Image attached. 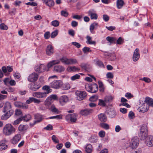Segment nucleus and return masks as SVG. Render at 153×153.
Segmentation results:
<instances>
[{"label": "nucleus", "mask_w": 153, "mask_h": 153, "mask_svg": "<svg viewBox=\"0 0 153 153\" xmlns=\"http://www.w3.org/2000/svg\"><path fill=\"white\" fill-rule=\"evenodd\" d=\"M16 131L15 127L10 123L5 125L3 128V134L6 136H9L14 133Z\"/></svg>", "instance_id": "obj_1"}, {"label": "nucleus", "mask_w": 153, "mask_h": 153, "mask_svg": "<svg viewBox=\"0 0 153 153\" xmlns=\"http://www.w3.org/2000/svg\"><path fill=\"white\" fill-rule=\"evenodd\" d=\"M85 88L87 91L93 93H96L98 90V85L96 83H94L91 85L86 84Z\"/></svg>", "instance_id": "obj_2"}, {"label": "nucleus", "mask_w": 153, "mask_h": 153, "mask_svg": "<svg viewBox=\"0 0 153 153\" xmlns=\"http://www.w3.org/2000/svg\"><path fill=\"white\" fill-rule=\"evenodd\" d=\"M76 99L79 101L82 100L85 98L87 94L85 91H77L75 92Z\"/></svg>", "instance_id": "obj_3"}, {"label": "nucleus", "mask_w": 153, "mask_h": 153, "mask_svg": "<svg viewBox=\"0 0 153 153\" xmlns=\"http://www.w3.org/2000/svg\"><path fill=\"white\" fill-rule=\"evenodd\" d=\"M62 85V82L60 80H54L50 84V86L52 88L58 89L60 88Z\"/></svg>", "instance_id": "obj_4"}, {"label": "nucleus", "mask_w": 153, "mask_h": 153, "mask_svg": "<svg viewBox=\"0 0 153 153\" xmlns=\"http://www.w3.org/2000/svg\"><path fill=\"white\" fill-rule=\"evenodd\" d=\"M77 115L75 114H68L66 116L65 119L68 121H70L72 123H75L77 120Z\"/></svg>", "instance_id": "obj_5"}, {"label": "nucleus", "mask_w": 153, "mask_h": 153, "mask_svg": "<svg viewBox=\"0 0 153 153\" xmlns=\"http://www.w3.org/2000/svg\"><path fill=\"white\" fill-rule=\"evenodd\" d=\"M139 140L137 137L133 138L131 140L130 146L132 149L136 148L138 146Z\"/></svg>", "instance_id": "obj_6"}, {"label": "nucleus", "mask_w": 153, "mask_h": 153, "mask_svg": "<svg viewBox=\"0 0 153 153\" xmlns=\"http://www.w3.org/2000/svg\"><path fill=\"white\" fill-rule=\"evenodd\" d=\"M32 96L39 99H43L45 98L47 96L44 92H33L32 94Z\"/></svg>", "instance_id": "obj_7"}, {"label": "nucleus", "mask_w": 153, "mask_h": 153, "mask_svg": "<svg viewBox=\"0 0 153 153\" xmlns=\"http://www.w3.org/2000/svg\"><path fill=\"white\" fill-rule=\"evenodd\" d=\"M42 86L41 83L38 82L31 84L30 86V88L32 91H35L39 89Z\"/></svg>", "instance_id": "obj_8"}, {"label": "nucleus", "mask_w": 153, "mask_h": 153, "mask_svg": "<svg viewBox=\"0 0 153 153\" xmlns=\"http://www.w3.org/2000/svg\"><path fill=\"white\" fill-rule=\"evenodd\" d=\"M145 143L146 146L151 147L153 146V136L149 135L146 139Z\"/></svg>", "instance_id": "obj_9"}, {"label": "nucleus", "mask_w": 153, "mask_h": 153, "mask_svg": "<svg viewBox=\"0 0 153 153\" xmlns=\"http://www.w3.org/2000/svg\"><path fill=\"white\" fill-rule=\"evenodd\" d=\"M35 70L38 72H43L46 70V67L43 64L38 65L35 67Z\"/></svg>", "instance_id": "obj_10"}, {"label": "nucleus", "mask_w": 153, "mask_h": 153, "mask_svg": "<svg viewBox=\"0 0 153 153\" xmlns=\"http://www.w3.org/2000/svg\"><path fill=\"white\" fill-rule=\"evenodd\" d=\"M140 54L139 50L138 48H136L134 51L132 59L134 62L137 61L140 58Z\"/></svg>", "instance_id": "obj_11"}, {"label": "nucleus", "mask_w": 153, "mask_h": 153, "mask_svg": "<svg viewBox=\"0 0 153 153\" xmlns=\"http://www.w3.org/2000/svg\"><path fill=\"white\" fill-rule=\"evenodd\" d=\"M38 77V75L36 73L34 72L29 75L28 77V80L30 82H33L37 80Z\"/></svg>", "instance_id": "obj_12"}, {"label": "nucleus", "mask_w": 153, "mask_h": 153, "mask_svg": "<svg viewBox=\"0 0 153 153\" xmlns=\"http://www.w3.org/2000/svg\"><path fill=\"white\" fill-rule=\"evenodd\" d=\"M5 114L2 115L1 119L3 120H6L9 118L13 114V110L7 111Z\"/></svg>", "instance_id": "obj_13"}, {"label": "nucleus", "mask_w": 153, "mask_h": 153, "mask_svg": "<svg viewBox=\"0 0 153 153\" xmlns=\"http://www.w3.org/2000/svg\"><path fill=\"white\" fill-rule=\"evenodd\" d=\"M93 111V109L88 108L82 110L80 111V113L82 115L86 116L92 113Z\"/></svg>", "instance_id": "obj_14"}, {"label": "nucleus", "mask_w": 153, "mask_h": 153, "mask_svg": "<svg viewBox=\"0 0 153 153\" xmlns=\"http://www.w3.org/2000/svg\"><path fill=\"white\" fill-rule=\"evenodd\" d=\"M65 70V68L60 65H56L53 68V71L58 73L63 72Z\"/></svg>", "instance_id": "obj_15"}, {"label": "nucleus", "mask_w": 153, "mask_h": 153, "mask_svg": "<svg viewBox=\"0 0 153 153\" xmlns=\"http://www.w3.org/2000/svg\"><path fill=\"white\" fill-rule=\"evenodd\" d=\"M12 106L11 103L8 102H6L4 105L3 108V112H6L7 111L9 110H13L11 109Z\"/></svg>", "instance_id": "obj_16"}, {"label": "nucleus", "mask_w": 153, "mask_h": 153, "mask_svg": "<svg viewBox=\"0 0 153 153\" xmlns=\"http://www.w3.org/2000/svg\"><path fill=\"white\" fill-rule=\"evenodd\" d=\"M21 135L19 134H17L14 136L11 140V142L13 144L17 143L20 140Z\"/></svg>", "instance_id": "obj_17"}, {"label": "nucleus", "mask_w": 153, "mask_h": 153, "mask_svg": "<svg viewBox=\"0 0 153 153\" xmlns=\"http://www.w3.org/2000/svg\"><path fill=\"white\" fill-rule=\"evenodd\" d=\"M69 101L68 98L65 95L61 96L59 99L60 103L62 105H64Z\"/></svg>", "instance_id": "obj_18"}, {"label": "nucleus", "mask_w": 153, "mask_h": 153, "mask_svg": "<svg viewBox=\"0 0 153 153\" xmlns=\"http://www.w3.org/2000/svg\"><path fill=\"white\" fill-rule=\"evenodd\" d=\"M46 54L50 56L53 54L54 53L53 48L51 45H48L47 46L46 50Z\"/></svg>", "instance_id": "obj_19"}, {"label": "nucleus", "mask_w": 153, "mask_h": 153, "mask_svg": "<svg viewBox=\"0 0 153 153\" xmlns=\"http://www.w3.org/2000/svg\"><path fill=\"white\" fill-rule=\"evenodd\" d=\"M66 70L67 71L69 72H75L79 71L80 69L79 68L76 67L75 66H71L68 67Z\"/></svg>", "instance_id": "obj_20"}, {"label": "nucleus", "mask_w": 153, "mask_h": 153, "mask_svg": "<svg viewBox=\"0 0 153 153\" xmlns=\"http://www.w3.org/2000/svg\"><path fill=\"white\" fill-rule=\"evenodd\" d=\"M43 3L49 7H52L54 5V2L53 0H42Z\"/></svg>", "instance_id": "obj_21"}, {"label": "nucleus", "mask_w": 153, "mask_h": 153, "mask_svg": "<svg viewBox=\"0 0 153 153\" xmlns=\"http://www.w3.org/2000/svg\"><path fill=\"white\" fill-rule=\"evenodd\" d=\"M35 119L36 120L34 122V123L33 125L36 124V123H39L41 122L42 120V116L40 114H36L35 116Z\"/></svg>", "instance_id": "obj_22"}, {"label": "nucleus", "mask_w": 153, "mask_h": 153, "mask_svg": "<svg viewBox=\"0 0 153 153\" xmlns=\"http://www.w3.org/2000/svg\"><path fill=\"white\" fill-rule=\"evenodd\" d=\"M93 10H90L88 12V14L90 16L91 18L92 19H97V14L94 12Z\"/></svg>", "instance_id": "obj_23"}, {"label": "nucleus", "mask_w": 153, "mask_h": 153, "mask_svg": "<svg viewBox=\"0 0 153 153\" xmlns=\"http://www.w3.org/2000/svg\"><path fill=\"white\" fill-rule=\"evenodd\" d=\"M60 63V61L58 60H53L47 64V67L48 68L52 67L53 65L58 64Z\"/></svg>", "instance_id": "obj_24"}, {"label": "nucleus", "mask_w": 153, "mask_h": 153, "mask_svg": "<svg viewBox=\"0 0 153 153\" xmlns=\"http://www.w3.org/2000/svg\"><path fill=\"white\" fill-rule=\"evenodd\" d=\"M145 102L148 104V106L153 107V99L149 97H146L144 100Z\"/></svg>", "instance_id": "obj_25"}, {"label": "nucleus", "mask_w": 153, "mask_h": 153, "mask_svg": "<svg viewBox=\"0 0 153 153\" xmlns=\"http://www.w3.org/2000/svg\"><path fill=\"white\" fill-rule=\"evenodd\" d=\"M50 86L48 85H45L42 88V89L43 91H44V93H45V94H47L51 92L52 91V90L50 88Z\"/></svg>", "instance_id": "obj_26"}, {"label": "nucleus", "mask_w": 153, "mask_h": 153, "mask_svg": "<svg viewBox=\"0 0 153 153\" xmlns=\"http://www.w3.org/2000/svg\"><path fill=\"white\" fill-rule=\"evenodd\" d=\"M52 102L50 99L47 97L46 100L44 101V105H45L46 108H49Z\"/></svg>", "instance_id": "obj_27"}, {"label": "nucleus", "mask_w": 153, "mask_h": 153, "mask_svg": "<svg viewBox=\"0 0 153 153\" xmlns=\"http://www.w3.org/2000/svg\"><path fill=\"white\" fill-rule=\"evenodd\" d=\"M99 120L101 122H105L107 120L106 116L104 114H100L98 115Z\"/></svg>", "instance_id": "obj_28"}, {"label": "nucleus", "mask_w": 153, "mask_h": 153, "mask_svg": "<svg viewBox=\"0 0 153 153\" xmlns=\"http://www.w3.org/2000/svg\"><path fill=\"white\" fill-rule=\"evenodd\" d=\"M108 114H109V117L112 118L115 117L116 115V112L114 109H110L108 112Z\"/></svg>", "instance_id": "obj_29"}, {"label": "nucleus", "mask_w": 153, "mask_h": 153, "mask_svg": "<svg viewBox=\"0 0 153 153\" xmlns=\"http://www.w3.org/2000/svg\"><path fill=\"white\" fill-rule=\"evenodd\" d=\"M52 112L57 114L60 113V111H59L55 106L54 105H52L51 107L48 108Z\"/></svg>", "instance_id": "obj_30"}, {"label": "nucleus", "mask_w": 153, "mask_h": 153, "mask_svg": "<svg viewBox=\"0 0 153 153\" xmlns=\"http://www.w3.org/2000/svg\"><path fill=\"white\" fill-rule=\"evenodd\" d=\"M124 4V2L123 0H117V7L120 9L122 8Z\"/></svg>", "instance_id": "obj_31"}, {"label": "nucleus", "mask_w": 153, "mask_h": 153, "mask_svg": "<svg viewBox=\"0 0 153 153\" xmlns=\"http://www.w3.org/2000/svg\"><path fill=\"white\" fill-rule=\"evenodd\" d=\"M28 128V126L27 125H20L18 127L19 130L20 131H22L27 130Z\"/></svg>", "instance_id": "obj_32"}, {"label": "nucleus", "mask_w": 153, "mask_h": 153, "mask_svg": "<svg viewBox=\"0 0 153 153\" xmlns=\"http://www.w3.org/2000/svg\"><path fill=\"white\" fill-rule=\"evenodd\" d=\"M106 39L110 43H115L116 39L115 37L108 36L106 38Z\"/></svg>", "instance_id": "obj_33"}, {"label": "nucleus", "mask_w": 153, "mask_h": 153, "mask_svg": "<svg viewBox=\"0 0 153 153\" xmlns=\"http://www.w3.org/2000/svg\"><path fill=\"white\" fill-rule=\"evenodd\" d=\"M87 41L86 43L89 44L95 45L96 42L95 41H92L91 40V37L88 36H86Z\"/></svg>", "instance_id": "obj_34"}, {"label": "nucleus", "mask_w": 153, "mask_h": 153, "mask_svg": "<svg viewBox=\"0 0 153 153\" xmlns=\"http://www.w3.org/2000/svg\"><path fill=\"white\" fill-rule=\"evenodd\" d=\"M7 148V145L3 143V141L0 142V150H5Z\"/></svg>", "instance_id": "obj_35"}, {"label": "nucleus", "mask_w": 153, "mask_h": 153, "mask_svg": "<svg viewBox=\"0 0 153 153\" xmlns=\"http://www.w3.org/2000/svg\"><path fill=\"white\" fill-rule=\"evenodd\" d=\"M85 151L87 153H91L92 152V146L90 144H88L85 147Z\"/></svg>", "instance_id": "obj_36"}, {"label": "nucleus", "mask_w": 153, "mask_h": 153, "mask_svg": "<svg viewBox=\"0 0 153 153\" xmlns=\"http://www.w3.org/2000/svg\"><path fill=\"white\" fill-rule=\"evenodd\" d=\"M98 23H94L91 24L90 26V30L91 33H93V30L97 26Z\"/></svg>", "instance_id": "obj_37"}, {"label": "nucleus", "mask_w": 153, "mask_h": 153, "mask_svg": "<svg viewBox=\"0 0 153 153\" xmlns=\"http://www.w3.org/2000/svg\"><path fill=\"white\" fill-rule=\"evenodd\" d=\"M106 103H107L105 100L104 99V100L99 99L98 105L100 106H105L106 105Z\"/></svg>", "instance_id": "obj_38"}, {"label": "nucleus", "mask_w": 153, "mask_h": 153, "mask_svg": "<svg viewBox=\"0 0 153 153\" xmlns=\"http://www.w3.org/2000/svg\"><path fill=\"white\" fill-rule=\"evenodd\" d=\"M62 88L64 90H67L70 88V85L68 83H66L64 84H63L62 85Z\"/></svg>", "instance_id": "obj_39"}, {"label": "nucleus", "mask_w": 153, "mask_h": 153, "mask_svg": "<svg viewBox=\"0 0 153 153\" xmlns=\"http://www.w3.org/2000/svg\"><path fill=\"white\" fill-rule=\"evenodd\" d=\"M62 62L66 65H69V59L66 57H63L60 59Z\"/></svg>", "instance_id": "obj_40"}, {"label": "nucleus", "mask_w": 153, "mask_h": 153, "mask_svg": "<svg viewBox=\"0 0 153 153\" xmlns=\"http://www.w3.org/2000/svg\"><path fill=\"white\" fill-rule=\"evenodd\" d=\"M147 132H140L139 133V136L142 138V139L144 140L146 139L147 136Z\"/></svg>", "instance_id": "obj_41"}, {"label": "nucleus", "mask_w": 153, "mask_h": 153, "mask_svg": "<svg viewBox=\"0 0 153 153\" xmlns=\"http://www.w3.org/2000/svg\"><path fill=\"white\" fill-rule=\"evenodd\" d=\"M22 118V120L25 121H27L30 120L31 119V116L30 114H27L23 117H21Z\"/></svg>", "instance_id": "obj_42"}, {"label": "nucleus", "mask_w": 153, "mask_h": 153, "mask_svg": "<svg viewBox=\"0 0 153 153\" xmlns=\"http://www.w3.org/2000/svg\"><path fill=\"white\" fill-rule=\"evenodd\" d=\"M147 132V126L145 124H143L142 125L140 128V132Z\"/></svg>", "instance_id": "obj_43"}, {"label": "nucleus", "mask_w": 153, "mask_h": 153, "mask_svg": "<svg viewBox=\"0 0 153 153\" xmlns=\"http://www.w3.org/2000/svg\"><path fill=\"white\" fill-rule=\"evenodd\" d=\"M144 105V107L141 108V109L139 110V111L141 112L144 113L148 111L149 109V106H145V104H143Z\"/></svg>", "instance_id": "obj_44"}, {"label": "nucleus", "mask_w": 153, "mask_h": 153, "mask_svg": "<svg viewBox=\"0 0 153 153\" xmlns=\"http://www.w3.org/2000/svg\"><path fill=\"white\" fill-rule=\"evenodd\" d=\"M80 76L78 74H76L72 76L71 77V79L72 81H74L79 79Z\"/></svg>", "instance_id": "obj_45"}, {"label": "nucleus", "mask_w": 153, "mask_h": 153, "mask_svg": "<svg viewBox=\"0 0 153 153\" xmlns=\"http://www.w3.org/2000/svg\"><path fill=\"white\" fill-rule=\"evenodd\" d=\"M78 63L77 60L75 59H69V65L75 64Z\"/></svg>", "instance_id": "obj_46"}, {"label": "nucleus", "mask_w": 153, "mask_h": 153, "mask_svg": "<svg viewBox=\"0 0 153 153\" xmlns=\"http://www.w3.org/2000/svg\"><path fill=\"white\" fill-rule=\"evenodd\" d=\"M98 99V96L97 95H94L91 97L89 98L90 101L94 102L96 101Z\"/></svg>", "instance_id": "obj_47"}, {"label": "nucleus", "mask_w": 153, "mask_h": 153, "mask_svg": "<svg viewBox=\"0 0 153 153\" xmlns=\"http://www.w3.org/2000/svg\"><path fill=\"white\" fill-rule=\"evenodd\" d=\"M113 98V97L111 96H106L104 98L105 100V101H106V102L107 103L112 101Z\"/></svg>", "instance_id": "obj_48"}, {"label": "nucleus", "mask_w": 153, "mask_h": 153, "mask_svg": "<svg viewBox=\"0 0 153 153\" xmlns=\"http://www.w3.org/2000/svg\"><path fill=\"white\" fill-rule=\"evenodd\" d=\"M100 126L105 129H108L109 128V125L105 123H101L100 124Z\"/></svg>", "instance_id": "obj_49"}, {"label": "nucleus", "mask_w": 153, "mask_h": 153, "mask_svg": "<svg viewBox=\"0 0 153 153\" xmlns=\"http://www.w3.org/2000/svg\"><path fill=\"white\" fill-rule=\"evenodd\" d=\"M123 42V39L121 37H120L117 40L116 43L117 45H122Z\"/></svg>", "instance_id": "obj_50"}, {"label": "nucleus", "mask_w": 153, "mask_h": 153, "mask_svg": "<svg viewBox=\"0 0 153 153\" xmlns=\"http://www.w3.org/2000/svg\"><path fill=\"white\" fill-rule=\"evenodd\" d=\"M58 30H56L52 32L51 35V38H54L58 34Z\"/></svg>", "instance_id": "obj_51"}, {"label": "nucleus", "mask_w": 153, "mask_h": 153, "mask_svg": "<svg viewBox=\"0 0 153 153\" xmlns=\"http://www.w3.org/2000/svg\"><path fill=\"white\" fill-rule=\"evenodd\" d=\"M49 118V119H62V115L61 114L57 115L56 116H53L50 117Z\"/></svg>", "instance_id": "obj_52"}, {"label": "nucleus", "mask_w": 153, "mask_h": 153, "mask_svg": "<svg viewBox=\"0 0 153 153\" xmlns=\"http://www.w3.org/2000/svg\"><path fill=\"white\" fill-rule=\"evenodd\" d=\"M51 25L55 27H57L59 25V23L58 20H55L52 22Z\"/></svg>", "instance_id": "obj_53"}, {"label": "nucleus", "mask_w": 153, "mask_h": 153, "mask_svg": "<svg viewBox=\"0 0 153 153\" xmlns=\"http://www.w3.org/2000/svg\"><path fill=\"white\" fill-rule=\"evenodd\" d=\"M0 28L2 30H7L8 27L7 26L2 23L0 24Z\"/></svg>", "instance_id": "obj_54"}, {"label": "nucleus", "mask_w": 153, "mask_h": 153, "mask_svg": "<svg viewBox=\"0 0 153 153\" xmlns=\"http://www.w3.org/2000/svg\"><path fill=\"white\" fill-rule=\"evenodd\" d=\"M22 120V118L20 117L19 118L17 119L14 122L13 125L15 126L16 125L19 124Z\"/></svg>", "instance_id": "obj_55"}, {"label": "nucleus", "mask_w": 153, "mask_h": 153, "mask_svg": "<svg viewBox=\"0 0 153 153\" xmlns=\"http://www.w3.org/2000/svg\"><path fill=\"white\" fill-rule=\"evenodd\" d=\"M128 117L130 119H133L135 117L134 113L132 111H130L128 114Z\"/></svg>", "instance_id": "obj_56"}, {"label": "nucleus", "mask_w": 153, "mask_h": 153, "mask_svg": "<svg viewBox=\"0 0 153 153\" xmlns=\"http://www.w3.org/2000/svg\"><path fill=\"white\" fill-rule=\"evenodd\" d=\"M140 80H143L147 83H149L151 82V80L149 78L144 77L143 78L140 79Z\"/></svg>", "instance_id": "obj_57"}, {"label": "nucleus", "mask_w": 153, "mask_h": 153, "mask_svg": "<svg viewBox=\"0 0 153 153\" xmlns=\"http://www.w3.org/2000/svg\"><path fill=\"white\" fill-rule=\"evenodd\" d=\"M82 50L84 53H86L87 52H91V51L90 48L86 47H84L82 49Z\"/></svg>", "instance_id": "obj_58"}, {"label": "nucleus", "mask_w": 153, "mask_h": 153, "mask_svg": "<svg viewBox=\"0 0 153 153\" xmlns=\"http://www.w3.org/2000/svg\"><path fill=\"white\" fill-rule=\"evenodd\" d=\"M52 139L53 141L56 143H59V140L57 138L56 136L54 135H53L52 137Z\"/></svg>", "instance_id": "obj_59"}, {"label": "nucleus", "mask_w": 153, "mask_h": 153, "mask_svg": "<svg viewBox=\"0 0 153 153\" xmlns=\"http://www.w3.org/2000/svg\"><path fill=\"white\" fill-rule=\"evenodd\" d=\"M48 98H49L53 102V100H56L57 98V96L56 95L52 94L49 97H48Z\"/></svg>", "instance_id": "obj_60"}, {"label": "nucleus", "mask_w": 153, "mask_h": 153, "mask_svg": "<svg viewBox=\"0 0 153 153\" xmlns=\"http://www.w3.org/2000/svg\"><path fill=\"white\" fill-rule=\"evenodd\" d=\"M61 15L65 17H67L68 15V13L66 11L62 10L61 12Z\"/></svg>", "instance_id": "obj_61"}, {"label": "nucleus", "mask_w": 153, "mask_h": 153, "mask_svg": "<svg viewBox=\"0 0 153 153\" xmlns=\"http://www.w3.org/2000/svg\"><path fill=\"white\" fill-rule=\"evenodd\" d=\"M50 33L47 31L46 32L44 35V36L45 39H48L50 37Z\"/></svg>", "instance_id": "obj_62"}, {"label": "nucleus", "mask_w": 153, "mask_h": 153, "mask_svg": "<svg viewBox=\"0 0 153 153\" xmlns=\"http://www.w3.org/2000/svg\"><path fill=\"white\" fill-rule=\"evenodd\" d=\"M125 96L128 99H130L133 97V96L131 93L129 92L126 93Z\"/></svg>", "instance_id": "obj_63"}, {"label": "nucleus", "mask_w": 153, "mask_h": 153, "mask_svg": "<svg viewBox=\"0 0 153 153\" xmlns=\"http://www.w3.org/2000/svg\"><path fill=\"white\" fill-rule=\"evenodd\" d=\"M99 135L100 137H103L105 136V132L103 131H101L99 133Z\"/></svg>", "instance_id": "obj_64"}]
</instances>
